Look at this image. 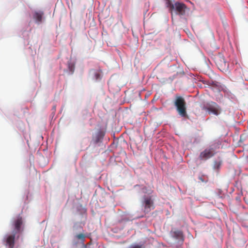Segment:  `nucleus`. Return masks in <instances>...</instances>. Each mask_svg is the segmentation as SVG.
<instances>
[{
  "instance_id": "nucleus-1",
  "label": "nucleus",
  "mask_w": 248,
  "mask_h": 248,
  "mask_svg": "<svg viewBox=\"0 0 248 248\" xmlns=\"http://www.w3.org/2000/svg\"><path fill=\"white\" fill-rule=\"evenodd\" d=\"M22 223V218L20 216H18L14 218L13 222V226L14 227L13 234L5 238V245L8 246L9 248H14L16 234L21 232Z\"/></svg>"
},
{
  "instance_id": "nucleus-2",
  "label": "nucleus",
  "mask_w": 248,
  "mask_h": 248,
  "mask_svg": "<svg viewBox=\"0 0 248 248\" xmlns=\"http://www.w3.org/2000/svg\"><path fill=\"white\" fill-rule=\"evenodd\" d=\"M166 5L171 13L172 19L173 18L172 11L173 10L175 12L176 15L183 16L185 14L186 6V4L183 3L176 2L173 4L170 0H167Z\"/></svg>"
},
{
  "instance_id": "nucleus-3",
  "label": "nucleus",
  "mask_w": 248,
  "mask_h": 248,
  "mask_svg": "<svg viewBox=\"0 0 248 248\" xmlns=\"http://www.w3.org/2000/svg\"><path fill=\"white\" fill-rule=\"evenodd\" d=\"M174 105L180 116L184 117L187 116L186 102L182 96L176 95L174 101Z\"/></svg>"
},
{
  "instance_id": "nucleus-4",
  "label": "nucleus",
  "mask_w": 248,
  "mask_h": 248,
  "mask_svg": "<svg viewBox=\"0 0 248 248\" xmlns=\"http://www.w3.org/2000/svg\"><path fill=\"white\" fill-rule=\"evenodd\" d=\"M202 109L206 111L209 114H212L217 116L219 115L221 112L220 106L213 101L208 102L204 104L202 107Z\"/></svg>"
},
{
  "instance_id": "nucleus-5",
  "label": "nucleus",
  "mask_w": 248,
  "mask_h": 248,
  "mask_svg": "<svg viewBox=\"0 0 248 248\" xmlns=\"http://www.w3.org/2000/svg\"><path fill=\"white\" fill-rule=\"evenodd\" d=\"M215 154V149L213 145H211L200 153L199 158L201 160H207L213 156Z\"/></svg>"
},
{
  "instance_id": "nucleus-6",
  "label": "nucleus",
  "mask_w": 248,
  "mask_h": 248,
  "mask_svg": "<svg viewBox=\"0 0 248 248\" xmlns=\"http://www.w3.org/2000/svg\"><path fill=\"white\" fill-rule=\"evenodd\" d=\"M142 204L144 207V212L145 213H149L155 208L154 202L151 197L144 196Z\"/></svg>"
},
{
  "instance_id": "nucleus-7",
  "label": "nucleus",
  "mask_w": 248,
  "mask_h": 248,
  "mask_svg": "<svg viewBox=\"0 0 248 248\" xmlns=\"http://www.w3.org/2000/svg\"><path fill=\"white\" fill-rule=\"evenodd\" d=\"M216 63L218 69L222 72H226L228 70L229 64L223 57L218 56L216 58Z\"/></svg>"
},
{
  "instance_id": "nucleus-8",
  "label": "nucleus",
  "mask_w": 248,
  "mask_h": 248,
  "mask_svg": "<svg viewBox=\"0 0 248 248\" xmlns=\"http://www.w3.org/2000/svg\"><path fill=\"white\" fill-rule=\"evenodd\" d=\"M172 236L176 239L180 240L182 242L184 241V235L183 232L179 230L174 231L172 232Z\"/></svg>"
},
{
  "instance_id": "nucleus-9",
  "label": "nucleus",
  "mask_w": 248,
  "mask_h": 248,
  "mask_svg": "<svg viewBox=\"0 0 248 248\" xmlns=\"http://www.w3.org/2000/svg\"><path fill=\"white\" fill-rule=\"evenodd\" d=\"M44 16V13L42 11L35 12L33 15V18L37 22H41Z\"/></svg>"
},
{
  "instance_id": "nucleus-10",
  "label": "nucleus",
  "mask_w": 248,
  "mask_h": 248,
  "mask_svg": "<svg viewBox=\"0 0 248 248\" xmlns=\"http://www.w3.org/2000/svg\"><path fill=\"white\" fill-rule=\"evenodd\" d=\"M68 69H69L70 72H71V73H73L74 71V69H75L74 64L73 63L69 62L68 63Z\"/></svg>"
},
{
  "instance_id": "nucleus-11",
  "label": "nucleus",
  "mask_w": 248,
  "mask_h": 248,
  "mask_svg": "<svg viewBox=\"0 0 248 248\" xmlns=\"http://www.w3.org/2000/svg\"><path fill=\"white\" fill-rule=\"evenodd\" d=\"M85 235L83 233H79L76 235V237L78 239L82 241H84L85 238Z\"/></svg>"
},
{
  "instance_id": "nucleus-12",
  "label": "nucleus",
  "mask_w": 248,
  "mask_h": 248,
  "mask_svg": "<svg viewBox=\"0 0 248 248\" xmlns=\"http://www.w3.org/2000/svg\"><path fill=\"white\" fill-rule=\"evenodd\" d=\"M130 248H144V247L142 245H136L131 246Z\"/></svg>"
}]
</instances>
